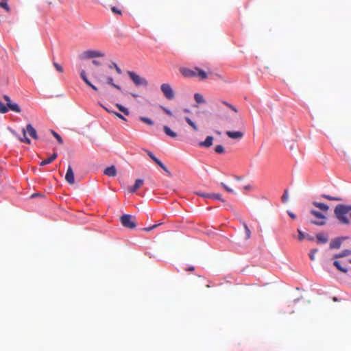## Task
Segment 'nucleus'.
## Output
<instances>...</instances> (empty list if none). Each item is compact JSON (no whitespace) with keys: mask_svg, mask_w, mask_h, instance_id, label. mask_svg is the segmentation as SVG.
I'll list each match as a JSON object with an SVG mask.
<instances>
[{"mask_svg":"<svg viewBox=\"0 0 351 351\" xmlns=\"http://www.w3.org/2000/svg\"><path fill=\"white\" fill-rule=\"evenodd\" d=\"M351 211V205L338 204L334 209V214L339 223L348 224L350 220L347 215Z\"/></svg>","mask_w":351,"mask_h":351,"instance_id":"f257e3e1","label":"nucleus"},{"mask_svg":"<svg viewBox=\"0 0 351 351\" xmlns=\"http://www.w3.org/2000/svg\"><path fill=\"white\" fill-rule=\"evenodd\" d=\"M27 136H30L34 140L38 138L36 130L31 124L27 125L26 128L23 129V143L30 144L31 141Z\"/></svg>","mask_w":351,"mask_h":351,"instance_id":"f03ea898","label":"nucleus"},{"mask_svg":"<svg viewBox=\"0 0 351 351\" xmlns=\"http://www.w3.org/2000/svg\"><path fill=\"white\" fill-rule=\"evenodd\" d=\"M128 76L136 86H147L148 85L147 80L134 71H128L127 72Z\"/></svg>","mask_w":351,"mask_h":351,"instance_id":"7ed1b4c3","label":"nucleus"},{"mask_svg":"<svg viewBox=\"0 0 351 351\" xmlns=\"http://www.w3.org/2000/svg\"><path fill=\"white\" fill-rule=\"evenodd\" d=\"M122 226L129 229H134L136 226V218L130 215H123L120 217Z\"/></svg>","mask_w":351,"mask_h":351,"instance_id":"20e7f679","label":"nucleus"},{"mask_svg":"<svg viewBox=\"0 0 351 351\" xmlns=\"http://www.w3.org/2000/svg\"><path fill=\"white\" fill-rule=\"evenodd\" d=\"M311 214L317 218L316 220H310L311 223L319 226L326 225L327 218L325 215L315 210H311Z\"/></svg>","mask_w":351,"mask_h":351,"instance_id":"39448f33","label":"nucleus"},{"mask_svg":"<svg viewBox=\"0 0 351 351\" xmlns=\"http://www.w3.org/2000/svg\"><path fill=\"white\" fill-rule=\"evenodd\" d=\"M160 90L167 99L171 100L174 98L175 93L171 86L169 84H162L160 86Z\"/></svg>","mask_w":351,"mask_h":351,"instance_id":"423d86ee","label":"nucleus"},{"mask_svg":"<svg viewBox=\"0 0 351 351\" xmlns=\"http://www.w3.org/2000/svg\"><path fill=\"white\" fill-rule=\"evenodd\" d=\"M104 56V53L97 50H87L83 52L82 57L84 59H90L95 58H101Z\"/></svg>","mask_w":351,"mask_h":351,"instance_id":"0eeeda50","label":"nucleus"},{"mask_svg":"<svg viewBox=\"0 0 351 351\" xmlns=\"http://www.w3.org/2000/svg\"><path fill=\"white\" fill-rule=\"evenodd\" d=\"M147 155L149 156V158L156 163L162 169H163L165 173L167 174L168 176H171V173L168 170V169L166 167V166L158 159L157 158L152 152H151L149 150H145Z\"/></svg>","mask_w":351,"mask_h":351,"instance_id":"6e6552de","label":"nucleus"},{"mask_svg":"<svg viewBox=\"0 0 351 351\" xmlns=\"http://www.w3.org/2000/svg\"><path fill=\"white\" fill-rule=\"evenodd\" d=\"M3 98L6 102V105L8 108V110H10L16 112H21V108H20L19 106L16 104L12 103L11 99L8 96L4 95Z\"/></svg>","mask_w":351,"mask_h":351,"instance_id":"1a4fd4ad","label":"nucleus"},{"mask_svg":"<svg viewBox=\"0 0 351 351\" xmlns=\"http://www.w3.org/2000/svg\"><path fill=\"white\" fill-rule=\"evenodd\" d=\"M65 180L70 184H73L75 183L74 173L70 165L68 167L67 171L65 175Z\"/></svg>","mask_w":351,"mask_h":351,"instance_id":"9d476101","label":"nucleus"},{"mask_svg":"<svg viewBox=\"0 0 351 351\" xmlns=\"http://www.w3.org/2000/svg\"><path fill=\"white\" fill-rule=\"evenodd\" d=\"M143 183L144 180L143 179L136 180L134 184L128 188V192L131 193H135L139 188L143 186Z\"/></svg>","mask_w":351,"mask_h":351,"instance_id":"9b49d317","label":"nucleus"},{"mask_svg":"<svg viewBox=\"0 0 351 351\" xmlns=\"http://www.w3.org/2000/svg\"><path fill=\"white\" fill-rule=\"evenodd\" d=\"M180 72L186 77H196V71L195 67L194 69H190L186 68H183L180 69Z\"/></svg>","mask_w":351,"mask_h":351,"instance_id":"f8f14e48","label":"nucleus"},{"mask_svg":"<svg viewBox=\"0 0 351 351\" xmlns=\"http://www.w3.org/2000/svg\"><path fill=\"white\" fill-rule=\"evenodd\" d=\"M226 135L232 139H239L243 136V133L240 131H227Z\"/></svg>","mask_w":351,"mask_h":351,"instance_id":"ddd939ff","label":"nucleus"},{"mask_svg":"<svg viewBox=\"0 0 351 351\" xmlns=\"http://www.w3.org/2000/svg\"><path fill=\"white\" fill-rule=\"evenodd\" d=\"M104 173L109 177H114L117 175V169L114 165L105 169Z\"/></svg>","mask_w":351,"mask_h":351,"instance_id":"4468645a","label":"nucleus"},{"mask_svg":"<svg viewBox=\"0 0 351 351\" xmlns=\"http://www.w3.org/2000/svg\"><path fill=\"white\" fill-rule=\"evenodd\" d=\"M213 137L211 136H208L204 141H201L199 143L200 147H210L213 145Z\"/></svg>","mask_w":351,"mask_h":351,"instance_id":"2eb2a0df","label":"nucleus"},{"mask_svg":"<svg viewBox=\"0 0 351 351\" xmlns=\"http://www.w3.org/2000/svg\"><path fill=\"white\" fill-rule=\"evenodd\" d=\"M342 243L341 238H336L333 239L330 243V249H339L341 247Z\"/></svg>","mask_w":351,"mask_h":351,"instance_id":"dca6fc26","label":"nucleus"},{"mask_svg":"<svg viewBox=\"0 0 351 351\" xmlns=\"http://www.w3.org/2000/svg\"><path fill=\"white\" fill-rule=\"evenodd\" d=\"M57 156H58V154L56 153H53L49 158L41 161L40 163V165L44 166V165L50 164L57 158Z\"/></svg>","mask_w":351,"mask_h":351,"instance_id":"f3484780","label":"nucleus"},{"mask_svg":"<svg viewBox=\"0 0 351 351\" xmlns=\"http://www.w3.org/2000/svg\"><path fill=\"white\" fill-rule=\"evenodd\" d=\"M313 204L315 207L318 208L319 209H320L321 210H322L324 212H327L329 209L328 206H327L326 204H325L324 203L313 202Z\"/></svg>","mask_w":351,"mask_h":351,"instance_id":"a211bd4d","label":"nucleus"},{"mask_svg":"<svg viewBox=\"0 0 351 351\" xmlns=\"http://www.w3.org/2000/svg\"><path fill=\"white\" fill-rule=\"evenodd\" d=\"M195 71H196V77H199L200 80H205L207 78V74L204 71L200 69L198 67H195Z\"/></svg>","mask_w":351,"mask_h":351,"instance_id":"6ab92c4d","label":"nucleus"},{"mask_svg":"<svg viewBox=\"0 0 351 351\" xmlns=\"http://www.w3.org/2000/svg\"><path fill=\"white\" fill-rule=\"evenodd\" d=\"M163 130H164V132L169 136L171 137V138H176L177 136V134L172 131L171 130L170 128H169L168 126H164L163 127Z\"/></svg>","mask_w":351,"mask_h":351,"instance_id":"aec40b11","label":"nucleus"},{"mask_svg":"<svg viewBox=\"0 0 351 351\" xmlns=\"http://www.w3.org/2000/svg\"><path fill=\"white\" fill-rule=\"evenodd\" d=\"M241 224L243 225V228L245 229V240H248L251 237V231L249 229L247 225L246 224V223L245 221H241Z\"/></svg>","mask_w":351,"mask_h":351,"instance_id":"412c9836","label":"nucleus"},{"mask_svg":"<svg viewBox=\"0 0 351 351\" xmlns=\"http://www.w3.org/2000/svg\"><path fill=\"white\" fill-rule=\"evenodd\" d=\"M316 238L317 240V243H326L328 242V238L324 234H322V233L317 234L316 235Z\"/></svg>","mask_w":351,"mask_h":351,"instance_id":"4be33fe9","label":"nucleus"},{"mask_svg":"<svg viewBox=\"0 0 351 351\" xmlns=\"http://www.w3.org/2000/svg\"><path fill=\"white\" fill-rule=\"evenodd\" d=\"M320 196L324 199H328V200H332V201H342L343 200V199L341 197H333V196H330V195H326V194H322Z\"/></svg>","mask_w":351,"mask_h":351,"instance_id":"5701e85b","label":"nucleus"},{"mask_svg":"<svg viewBox=\"0 0 351 351\" xmlns=\"http://www.w3.org/2000/svg\"><path fill=\"white\" fill-rule=\"evenodd\" d=\"M194 99L197 104H204L206 101L203 96L199 93H195L194 95Z\"/></svg>","mask_w":351,"mask_h":351,"instance_id":"b1692460","label":"nucleus"},{"mask_svg":"<svg viewBox=\"0 0 351 351\" xmlns=\"http://www.w3.org/2000/svg\"><path fill=\"white\" fill-rule=\"evenodd\" d=\"M350 254H351V250H344L341 253L335 255V258H342V257L348 256Z\"/></svg>","mask_w":351,"mask_h":351,"instance_id":"393cba45","label":"nucleus"},{"mask_svg":"<svg viewBox=\"0 0 351 351\" xmlns=\"http://www.w3.org/2000/svg\"><path fill=\"white\" fill-rule=\"evenodd\" d=\"M116 107L126 116L130 114L128 109L121 104H117Z\"/></svg>","mask_w":351,"mask_h":351,"instance_id":"a878e982","label":"nucleus"},{"mask_svg":"<svg viewBox=\"0 0 351 351\" xmlns=\"http://www.w3.org/2000/svg\"><path fill=\"white\" fill-rule=\"evenodd\" d=\"M185 120L187 122V123L195 130L197 131L198 128L196 125V124L189 117H185Z\"/></svg>","mask_w":351,"mask_h":351,"instance_id":"bb28decb","label":"nucleus"},{"mask_svg":"<svg viewBox=\"0 0 351 351\" xmlns=\"http://www.w3.org/2000/svg\"><path fill=\"white\" fill-rule=\"evenodd\" d=\"M107 82L110 85L112 86L114 88H117V90H121V88L120 86L114 84L112 77H107Z\"/></svg>","mask_w":351,"mask_h":351,"instance_id":"cd10ccee","label":"nucleus"},{"mask_svg":"<svg viewBox=\"0 0 351 351\" xmlns=\"http://www.w3.org/2000/svg\"><path fill=\"white\" fill-rule=\"evenodd\" d=\"M139 119L142 122H143L145 123H147V124H148L149 125H154V121L152 119H150L149 118L145 117H140Z\"/></svg>","mask_w":351,"mask_h":351,"instance_id":"c85d7f7f","label":"nucleus"},{"mask_svg":"<svg viewBox=\"0 0 351 351\" xmlns=\"http://www.w3.org/2000/svg\"><path fill=\"white\" fill-rule=\"evenodd\" d=\"M8 111V108L6 104L0 101V113L4 114Z\"/></svg>","mask_w":351,"mask_h":351,"instance_id":"c756f323","label":"nucleus"},{"mask_svg":"<svg viewBox=\"0 0 351 351\" xmlns=\"http://www.w3.org/2000/svg\"><path fill=\"white\" fill-rule=\"evenodd\" d=\"M334 265L337 267V269L343 273H346L348 271L347 269L343 268L341 266L340 263L337 261L334 262Z\"/></svg>","mask_w":351,"mask_h":351,"instance_id":"7c9ffc66","label":"nucleus"},{"mask_svg":"<svg viewBox=\"0 0 351 351\" xmlns=\"http://www.w3.org/2000/svg\"><path fill=\"white\" fill-rule=\"evenodd\" d=\"M209 198L218 199L223 202H224V200L221 198V195L219 193H210Z\"/></svg>","mask_w":351,"mask_h":351,"instance_id":"2f4dec72","label":"nucleus"},{"mask_svg":"<svg viewBox=\"0 0 351 351\" xmlns=\"http://www.w3.org/2000/svg\"><path fill=\"white\" fill-rule=\"evenodd\" d=\"M109 68L110 69L114 68V69H115L116 72L118 74L122 73L121 69L118 66V65L115 62H112L111 64H110Z\"/></svg>","mask_w":351,"mask_h":351,"instance_id":"473e14b6","label":"nucleus"},{"mask_svg":"<svg viewBox=\"0 0 351 351\" xmlns=\"http://www.w3.org/2000/svg\"><path fill=\"white\" fill-rule=\"evenodd\" d=\"M0 7L5 9L7 12L10 11V8L7 3V0H1L0 1Z\"/></svg>","mask_w":351,"mask_h":351,"instance_id":"72a5a7b5","label":"nucleus"},{"mask_svg":"<svg viewBox=\"0 0 351 351\" xmlns=\"http://www.w3.org/2000/svg\"><path fill=\"white\" fill-rule=\"evenodd\" d=\"M51 134L57 139V141H58V143L60 144L63 143V140H62V137L57 132H56L53 130H51Z\"/></svg>","mask_w":351,"mask_h":351,"instance_id":"f704fd0d","label":"nucleus"},{"mask_svg":"<svg viewBox=\"0 0 351 351\" xmlns=\"http://www.w3.org/2000/svg\"><path fill=\"white\" fill-rule=\"evenodd\" d=\"M215 152L217 153V154H223L224 153L225 150H224V147L221 145H217L215 147Z\"/></svg>","mask_w":351,"mask_h":351,"instance_id":"c9c22d12","label":"nucleus"},{"mask_svg":"<svg viewBox=\"0 0 351 351\" xmlns=\"http://www.w3.org/2000/svg\"><path fill=\"white\" fill-rule=\"evenodd\" d=\"M80 76L87 85H90V82L88 80L84 71H82Z\"/></svg>","mask_w":351,"mask_h":351,"instance_id":"e433bc0d","label":"nucleus"},{"mask_svg":"<svg viewBox=\"0 0 351 351\" xmlns=\"http://www.w3.org/2000/svg\"><path fill=\"white\" fill-rule=\"evenodd\" d=\"M222 104H224L225 106H226L227 107H228L230 109H231L232 110H233L234 112H237V109L235 106H234L233 105L228 103L227 101H222Z\"/></svg>","mask_w":351,"mask_h":351,"instance_id":"4c0bfd02","label":"nucleus"},{"mask_svg":"<svg viewBox=\"0 0 351 351\" xmlns=\"http://www.w3.org/2000/svg\"><path fill=\"white\" fill-rule=\"evenodd\" d=\"M53 64L54 67L56 68V69L58 72H60V73H62L63 72V68H62V66L60 64H59L58 63L55 62H53Z\"/></svg>","mask_w":351,"mask_h":351,"instance_id":"58836bf2","label":"nucleus"},{"mask_svg":"<svg viewBox=\"0 0 351 351\" xmlns=\"http://www.w3.org/2000/svg\"><path fill=\"white\" fill-rule=\"evenodd\" d=\"M317 249H313L311 250V252L309 254V257L311 261L315 260V255L317 253Z\"/></svg>","mask_w":351,"mask_h":351,"instance_id":"ea45409f","label":"nucleus"},{"mask_svg":"<svg viewBox=\"0 0 351 351\" xmlns=\"http://www.w3.org/2000/svg\"><path fill=\"white\" fill-rule=\"evenodd\" d=\"M221 185L226 191H228L229 193L234 192V191L232 189L229 188L225 183L221 182Z\"/></svg>","mask_w":351,"mask_h":351,"instance_id":"a19ab883","label":"nucleus"},{"mask_svg":"<svg viewBox=\"0 0 351 351\" xmlns=\"http://www.w3.org/2000/svg\"><path fill=\"white\" fill-rule=\"evenodd\" d=\"M160 224H161V223L155 224V225L151 226H149V227L145 228H143V230L147 231V232L151 231V230H152L153 229H154V228H156V227H158V226H160Z\"/></svg>","mask_w":351,"mask_h":351,"instance_id":"79ce46f5","label":"nucleus"},{"mask_svg":"<svg viewBox=\"0 0 351 351\" xmlns=\"http://www.w3.org/2000/svg\"><path fill=\"white\" fill-rule=\"evenodd\" d=\"M288 197H289L288 191H287V190H285L283 195L282 196V201L283 202H286L288 199Z\"/></svg>","mask_w":351,"mask_h":351,"instance_id":"37998d69","label":"nucleus"},{"mask_svg":"<svg viewBox=\"0 0 351 351\" xmlns=\"http://www.w3.org/2000/svg\"><path fill=\"white\" fill-rule=\"evenodd\" d=\"M111 10L113 13L121 15V11L116 7H112Z\"/></svg>","mask_w":351,"mask_h":351,"instance_id":"c03bdc74","label":"nucleus"},{"mask_svg":"<svg viewBox=\"0 0 351 351\" xmlns=\"http://www.w3.org/2000/svg\"><path fill=\"white\" fill-rule=\"evenodd\" d=\"M161 108L162 109V110L167 114H168L169 116H172L173 114L171 112V111L169 109H167V108L165 107H163V106H161Z\"/></svg>","mask_w":351,"mask_h":351,"instance_id":"a18cd8bd","label":"nucleus"},{"mask_svg":"<svg viewBox=\"0 0 351 351\" xmlns=\"http://www.w3.org/2000/svg\"><path fill=\"white\" fill-rule=\"evenodd\" d=\"M112 113L113 114H114L117 117H118L122 120L126 121V119L124 118V117L122 114H121L120 113L117 112H112Z\"/></svg>","mask_w":351,"mask_h":351,"instance_id":"49530a36","label":"nucleus"},{"mask_svg":"<svg viewBox=\"0 0 351 351\" xmlns=\"http://www.w3.org/2000/svg\"><path fill=\"white\" fill-rule=\"evenodd\" d=\"M197 195L200 196V197H202L204 198H207V197L209 198V195H210L209 193H201V192H197Z\"/></svg>","mask_w":351,"mask_h":351,"instance_id":"de8ad7c7","label":"nucleus"},{"mask_svg":"<svg viewBox=\"0 0 351 351\" xmlns=\"http://www.w3.org/2000/svg\"><path fill=\"white\" fill-rule=\"evenodd\" d=\"M298 233H299L298 239H299L300 241H301V240L304 239V233H303L300 230H299V229L298 230Z\"/></svg>","mask_w":351,"mask_h":351,"instance_id":"09e8293b","label":"nucleus"},{"mask_svg":"<svg viewBox=\"0 0 351 351\" xmlns=\"http://www.w3.org/2000/svg\"><path fill=\"white\" fill-rule=\"evenodd\" d=\"M37 196H43V195H41L40 193H36L30 195L29 197V198H34V197H37Z\"/></svg>","mask_w":351,"mask_h":351,"instance_id":"8fccbe9b","label":"nucleus"},{"mask_svg":"<svg viewBox=\"0 0 351 351\" xmlns=\"http://www.w3.org/2000/svg\"><path fill=\"white\" fill-rule=\"evenodd\" d=\"M288 215L289 216L292 218V219H295L296 218V216L295 214H293V213L290 212V211H288Z\"/></svg>","mask_w":351,"mask_h":351,"instance_id":"3c124183","label":"nucleus"},{"mask_svg":"<svg viewBox=\"0 0 351 351\" xmlns=\"http://www.w3.org/2000/svg\"><path fill=\"white\" fill-rule=\"evenodd\" d=\"M90 87H91L93 90H97V88L94 86L91 82H90V85H88Z\"/></svg>","mask_w":351,"mask_h":351,"instance_id":"603ef678","label":"nucleus"},{"mask_svg":"<svg viewBox=\"0 0 351 351\" xmlns=\"http://www.w3.org/2000/svg\"><path fill=\"white\" fill-rule=\"evenodd\" d=\"M93 63L95 65H96V66H99V65H100V62H99V61H97V60H93Z\"/></svg>","mask_w":351,"mask_h":351,"instance_id":"864d4df0","label":"nucleus"},{"mask_svg":"<svg viewBox=\"0 0 351 351\" xmlns=\"http://www.w3.org/2000/svg\"><path fill=\"white\" fill-rule=\"evenodd\" d=\"M195 269L194 267L191 266L186 269V271H193Z\"/></svg>","mask_w":351,"mask_h":351,"instance_id":"5fc2aeb1","label":"nucleus"},{"mask_svg":"<svg viewBox=\"0 0 351 351\" xmlns=\"http://www.w3.org/2000/svg\"><path fill=\"white\" fill-rule=\"evenodd\" d=\"M104 108L109 113H112V112H113L112 110H110L109 109H108L106 107H104Z\"/></svg>","mask_w":351,"mask_h":351,"instance_id":"6e6d98bb","label":"nucleus"},{"mask_svg":"<svg viewBox=\"0 0 351 351\" xmlns=\"http://www.w3.org/2000/svg\"><path fill=\"white\" fill-rule=\"evenodd\" d=\"M184 112H185L186 113H189L190 112V110L185 108V109H184Z\"/></svg>","mask_w":351,"mask_h":351,"instance_id":"4d7b16f0","label":"nucleus"},{"mask_svg":"<svg viewBox=\"0 0 351 351\" xmlns=\"http://www.w3.org/2000/svg\"><path fill=\"white\" fill-rule=\"evenodd\" d=\"M308 239L310 240V241H313V238L312 237H308Z\"/></svg>","mask_w":351,"mask_h":351,"instance_id":"13d9d810","label":"nucleus"},{"mask_svg":"<svg viewBox=\"0 0 351 351\" xmlns=\"http://www.w3.org/2000/svg\"><path fill=\"white\" fill-rule=\"evenodd\" d=\"M332 300H333V301H335V302L338 300H337V298L336 297H334V298H332Z\"/></svg>","mask_w":351,"mask_h":351,"instance_id":"bf43d9fd","label":"nucleus"},{"mask_svg":"<svg viewBox=\"0 0 351 351\" xmlns=\"http://www.w3.org/2000/svg\"><path fill=\"white\" fill-rule=\"evenodd\" d=\"M132 95L134 97H138V95H136V94H132Z\"/></svg>","mask_w":351,"mask_h":351,"instance_id":"052dcab7","label":"nucleus"},{"mask_svg":"<svg viewBox=\"0 0 351 351\" xmlns=\"http://www.w3.org/2000/svg\"><path fill=\"white\" fill-rule=\"evenodd\" d=\"M350 218H351V213L350 214Z\"/></svg>","mask_w":351,"mask_h":351,"instance_id":"680f3d73","label":"nucleus"},{"mask_svg":"<svg viewBox=\"0 0 351 351\" xmlns=\"http://www.w3.org/2000/svg\"><path fill=\"white\" fill-rule=\"evenodd\" d=\"M350 263H351V260H350Z\"/></svg>","mask_w":351,"mask_h":351,"instance_id":"e2e57ef3","label":"nucleus"}]
</instances>
